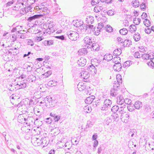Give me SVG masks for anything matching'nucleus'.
<instances>
[{
	"instance_id": "obj_1",
	"label": "nucleus",
	"mask_w": 154,
	"mask_h": 154,
	"mask_svg": "<svg viewBox=\"0 0 154 154\" xmlns=\"http://www.w3.org/2000/svg\"><path fill=\"white\" fill-rule=\"evenodd\" d=\"M42 15L41 14H36L34 15L31 16L27 19L28 22L34 24V25H37L38 24V22L37 19L38 18L41 17Z\"/></svg>"
},
{
	"instance_id": "obj_2",
	"label": "nucleus",
	"mask_w": 154,
	"mask_h": 154,
	"mask_svg": "<svg viewBox=\"0 0 154 154\" xmlns=\"http://www.w3.org/2000/svg\"><path fill=\"white\" fill-rule=\"evenodd\" d=\"M66 34L69 38L72 41H76L79 38V34L76 31H68Z\"/></svg>"
},
{
	"instance_id": "obj_3",
	"label": "nucleus",
	"mask_w": 154,
	"mask_h": 154,
	"mask_svg": "<svg viewBox=\"0 0 154 154\" xmlns=\"http://www.w3.org/2000/svg\"><path fill=\"white\" fill-rule=\"evenodd\" d=\"M112 104L111 101L109 99H106L104 101L103 106L101 107V109L102 110H106V108L110 107Z\"/></svg>"
},
{
	"instance_id": "obj_4",
	"label": "nucleus",
	"mask_w": 154,
	"mask_h": 154,
	"mask_svg": "<svg viewBox=\"0 0 154 154\" xmlns=\"http://www.w3.org/2000/svg\"><path fill=\"white\" fill-rule=\"evenodd\" d=\"M129 114L126 112L122 113L121 115V119L122 121L126 123L129 119Z\"/></svg>"
},
{
	"instance_id": "obj_5",
	"label": "nucleus",
	"mask_w": 154,
	"mask_h": 154,
	"mask_svg": "<svg viewBox=\"0 0 154 154\" xmlns=\"http://www.w3.org/2000/svg\"><path fill=\"white\" fill-rule=\"evenodd\" d=\"M22 26H17L12 29L11 30V32H16V34H18V33L20 32H25L24 30H22Z\"/></svg>"
},
{
	"instance_id": "obj_6",
	"label": "nucleus",
	"mask_w": 154,
	"mask_h": 154,
	"mask_svg": "<svg viewBox=\"0 0 154 154\" xmlns=\"http://www.w3.org/2000/svg\"><path fill=\"white\" fill-rule=\"evenodd\" d=\"M44 100H45V105H47L48 106L49 105L51 107L54 106L52 104V98L50 96H47L45 98H44Z\"/></svg>"
},
{
	"instance_id": "obj_7",
	"label": "nucleus",
	"mask_w": 154,
	"mask_h": 154,
	"mask_svg": "<svg viewBox=\"0 0 154 154\" xmlns=\"http://www.w3.org/2000/svg\"><path fill=\"white\" fill-rule=\"evenodd\" d=\"M25 32H20L18 33V34H14L13 35L12 37H14L15 40H16L17 38H20L24 39L26 37V35L23 33Z\"/></svg>"
},
{
	"instance_id": "obj_8",
	"label": "nucleus",
	"mask_w": 154,
	"mask_h": 154,
	"mask_svg": "<svg viewBox=\"0 0 154 154\" xmlns=\"http://www.w3.org/2000/svg\"><path fill=\"white\" fill-rule=\"evenodd\" d=\"M43 35H46L47 34H50L51 33H53L54 31V28L50 29L47 27H44V29H43Z\"/></svg>"
},
{
	"instance_id": "obj_9",
	"label": "nucleus",
	"mask_w": 154,
	"mask_h": 154,
	"mask_svg": "<svg viewBox=\"0 0 154 154\" xmlns=\"http://www.w3.org/2000/svg\"><path fill=\"white\" fill-rule=\"evenodd\" d=\"M47 140H46V138H42L41 140H36L35 143H37L38 145L42 144L43 145V146H46L48 145Z\"/></svg>"
},
{
	"instance_id": "obj_10",
	"label": "nucleus",
	"mask_w": 154,
	"mask_h": 154,
	"mask_svg": "<svg viewBox=\"0 0 154 154\" xmlns=\"http://www.w3.org/2000/svg\"><path fill=\"white\" fill-rule=\"evenodd\" d=\"M86 60L84 57H81L77 61L78 64L79 66H83L86 64Z\"/></svg>"
},
{
	"instance_id": "obj_11",
	"label": "nucleus",
	"mask_w": 154,
	"mask_h": 154,
	"mask_svg": "<svg viewBox=\"0 0 154 154\" xmlns=\"http://www.w3.org/2000/svg\"><path fill=\"white\" fill-rule=\"evenodd\" d=\"M80 76L82 78L84 79H87L90 76L89 73L86 71L82 72L80 73Z\"/></svg>"
},
{
	"instance_id": "obj_12",
	"label": "nucleus",
	"mask_w": 154,
	"mask_h": 154,
	"mask_svg": "<svg viewBox=\"0 0 154 154\" xmlns=\"http://www.w3.org/2000/svg\"><path fill=\"white\" fill-rule=\"evenodd\" d=\"M122 67L121 63H115L113 66V68L115 71L119 72L121 71Z\"/></svg>"
},
{
	"instance_id": "obj_13",
	"label": "nucleus",
	"mask_w": 154,
	"mask_h": 154,
	"mask_svg": "<svg viewBox=\"0 0 154 154\" xmlns=\"http://www.w3.org/2000/svg\"><path fill=\"white\" fill-rule=\"evenodd\" d=\"M94 98L95 97L94 96H89L86 98L85 102L87 104H90L92 102Z\"/></svg>"
},
{
	"instance_id": "obj_14",
	"label": "nucleus",
	"mask_w": 154,
	"mask_h": 154,
	"mask_svg": "<svg viewBox=\"0 0 154 154\" xmlns=\"http://www.w3.org/2000/svg\"><path fill=\"white\" fill-rule=\"evenodd\" d=\"M83 41L86 45H90L92 43V40L90 37L88 36H86L85 37Z\"/></svg>"
},
{
	"instance_id": "obj_15",
	"label": "nucleus",
	"mask_w": 154,
	"mask_h": 154,
	"mask_svg": "<svg viewBox=\"0 0 154 154\" xmlns=\"http://www.w3.org/2000/svg\"><path fill=\"white\" fill-rule=\"evenodd\" d=\"M82 23H83V22L82 21H79L78 20H73L72 22V23L73 25L76 27H81V25L82 24Z\"/></svg>"
},
{
	"instance_id": "obj_16",
	"label": "nucleus",
	"mask_w": 154,
	"mask_h": 154,
	"mask_svg": "<svg viewBox=\"0 0 154 154\" xmlns=\"http://www.w3.org/2000/svg\"><path fill=\"white\" fill-rule=\"evenodd\" d=\"M134 105L135 109H139L141 107H142V103L139 101H137L135 102Z\"/></svg>"
},
{
	"instance_id": "obj_17",
	"label": "nucleus",
	"mask_w": 154,
	"mask_h": 154,
	"mask_svg": "<svg viewBox=\"0 0 154 154\" xmlns=\"http://www.w3.org/2000/svg\"><path fill=\"white\" fill-rule=\"evenodd\" d=\"M112 57H113L111 54H106L104 55L103 60L107 61H110L113 59Z\"/></svg>"
},
{
	"instance_id": "obj_18",
	"label": "nucleus",
	"mask_w": 154,
	"mask_h": 154,
	"mask_svg": "<svg viewBox=\"0 0 154 154\" xmlns=\"http://www.w3.org/2000/svg\"><path fill=\"white\" fill-rule=\"evenodd\" d=\"M150 61L147 63V65L150 68L153 69L154 68V58H150Z\"/></svg>"
},
{
	"instance_id": "obj_19",
	"label": "nucleus",
	"mask_w": 154,
	"mask_h": 154,
	"mask_svg": "<svg viewBox=\"0 0 154 154\" xmlns=\"http://www.w3.org/2000/svg\"><path fill=\"white\" fill-rule=\"evenodd\" d=\"M87 69L88 71L90 72H94L95 73L96 72L97 70L95 66L92 64L91 65L88 66L87 68Z\"/></svg>"
},
{
	"instance_id": "obj_20",
	"label": "nucleus",
	"mask_w": 154,
	"mask_h": 154,
	"mask_svg": "<svg viewBox=\"0 0 154 154\" xmlns=\"http://www.w3.org/2000/svg\"><path fill=\"white\" fill-rule=\"evenodd\" d=\"M82 83H79L77 85L78 88L80 91L84 90L86 88V86L84 84L82 85Z\"/></svg>"
},
{
	"instance_id": "obj_21",
	"label": "nucleus",
	"mask_w": 154,
	"mask_h": 154,
	"mask_svg": "<svg viewBox=\"0 0 154 154\" xmlns=\"http://www.w3.org/2000/svg\"><path fill=\"white\" fill-rule=\"evenodd\" d=\"M91 50H94L98 51L99 50V45L97 43H94L92 44L91 47Z\"/></svg>"
},
{
	"instance_id": "obj_22",
	"label": "nucleus",
	"mask_w": 154,
	"mask_h": 154,
	"mask_svg": "<svg viewBox=\"0 0 154 154\" xmlns=\"http://www.w3.org/2000/svg\"><path fill=\"white\" fill-rule=\"evenodd\" d=\"M131 41L128 39H126L124 40L123 42L124 47H129L131 44Z\"/></svg>"
},
{
	"instance_id": "obj_23",
	"label": "nucleus",
	"mask_w": 154,
	"mask_h": 154,
	"mask_svg": "<svg viewBox=\"0 0 154 154\" xmlns=\"http://www.w3.org/2000/svg\"><path fill=\"white\" fill-rule=\"evenodd\" d=\"M132 64V62L131 61H127L124 62L122 65V67L126 68L127 67H129Z\"/></svg>"
},
{
	"instance_id": "obj_24",
	"label": "nucleus",
	"mask_w": 154,
	"mask_h": 154,
	"mask_svg": "<svg viewBox=\"0 0 154 154\" xmlns=\"http://www.w3.org/2000/svg\"><path fill=\"white\" fill-rule=\"evenodd\" d=\"M140 38V35L138 33H135L134 36V38L136 42L139 41Z\"/></svg>"
},
{
	"instance_id": "obj_25",
	"label": "nucleus",
	"mask_w": 154,
	"mask_h": 154,
	"mask_svg": "<svg viewBox=\"0 0 154 154\" xmlns=\"http://www.w3.org/2000/svg\"><path fill=\"white\" fill-rule=\"evenodd\" d=\"M103 9L102 6H99L98 5H96L94 7V12H98L100 11Z\"/></svg>"
},
{
	"instance_id": "obj_26",
	"label": "nucleus",
	"mask_w": 154,
	"mask_h": 154,
	"mask_svg": "<svg viewBox=\"0 0 154 154\" xmlns=\"http://www.w3.org/2000/svg\"><path fill=\"white\" fill-rule=\"evenodd\" d=\"M121 53V50L120 49H117L114 50L113 52V55H114L118 56L120 55Z\"/></svg>"
},
{
	"instance_id": "obj_27",
	"label": "nucleus",
	"mask_w": 154,
	"mask_h": 154,
	"mask_svg": "<svg viewBox=\"0 0 154 154\" xmlns=\"http://www.w3.org/2000/svg\"><path fill=\"white\" fill-rule=\"evenodd\" d=\"M112 61L115 63H118L121 62V58L119 57H115L112 60Z\"/></svg>"
},
{
	"instance_id": "obj_28",
	"label": "nucleus",
	"mask_w": 154,
	"mask_h": 154,
	"mask_svg": "<svg viewBox=\"0 0 154 154\" xmlns=\"http://www.w3.org/2000/svg\"><path fill=\"white\" fill-rule=\"evenodd\" d=\"M94 21V17L92 16H90L87 20V23L88 24H92Z\"/></svg>"
},
{
	"instance_id": "obj_29",
	"label": "nucleus",
	"mask_w": 154,
	"mask_h": 154,
	"mask_svg": "<svg viewBox=\"0 0 154 154\" xmlns=\"http://www.w3.org/2000/svg\"><path fill=\"white\" fill-rule=\"evenodd\" d=\"M119 32L122 35H125L128 32V31L126 29L123 28L119 30Z\"/></svg>"
},
{
	"instance_id": "obj_30",
	"label": "nucleus",
	"mask_w": 154,
	"mask_h": 154,
	"mask_svg": "<svg viewBox=\"0 0 154 154\" xmlns=\"http://www.w3.org/2000/svg\"><path fill=\"white\" fill-rule=\"evenodd\" d=\"M29 81L30 82L35 81L36 80V77L35 76L33 75H31L29 76Z\"/></svg>"
},
{
	"instance_id": "obj_31",
	"label": "nucleus",
	"mask_w": 154,
	"mask_h": 154,
	"mask_svg": "<svg viewBox=\"0 0 154 154\" xmlns=\"http://www.w3.org/2000/svg\"><path fill=\"white\" fill-rule=\"evenodd\" d=\"M83 109L84 112L87 113H90L91 110V107L88 106H85Z\"/></svg>"
},
{
	"instance_id": "obj_32",
	"label": "nucleus",
	"mask_w": 154,
	"mask_h": 154,
	"mask_svg": "<svg viewBox=\"0 0 154 154\" xmlns=\"http://www.w3.org/2000/svg\"><path fill=\"white\" fill-rule=\"evenodd\" d=\"M57 82L54 81L52 80L49 81L48 83V85L49 86H55L57 85Z\"/></svg>"
},
{
	"instance_id": "obj_33",
	"label": "nucleus",
	"mask_w": 154,
	"mask_h": 154,
	"mask_svg": "<svg viewBox=\"0 0 154 154\" xmlns=\"http://www.w3.org/2000/svg\"><path fill=\"white\" fill-rule=\"evenodd\" d=\"M120 84L117 82L115 83L113 85V89L115 90V91H118L120 88Z\"/></svg>"
},
{
	"instance_id": "obj_34",
	"label": "nucleus",
	"mask_w": 154,
	"mask_h": 154,
	"mask_svg": "<svg viewBox=\"0 0 154 154\" xmlns=\"http://www.w3.org/2000/svg\"><path fill=\"white\" fill-rule=\"evenodd\" d=\"M112 120L111 118L108 117L106 118L104 120V124L108 125L109 123L112 122Z\"/></svg>"
},
{
	"instance_id": "obj_35",
	"label": "nucleus",
	"mask_w": 154,
	"mask_h": 154,
	"mask_svg": "<svg viewBox=\"0 0 154 154\" xmlns=\"http://www.w3.org/2000/svg\"><path fill=\"white\" fill-rule=\"evenodd\" d=\"M129 28L131 31H132V32H135L136 30V27L135 25H131L129 26Z\"/></svg>"
},
{
	"instance_id": "obj_36",
	"label": "nucleus",
	"mask_w": 154,
	"mask_h": 154,
	"mask_svg": "<svg viewBox=\"0 0 154 154\" xmlns=\"http://www.w3.org/2000/svg\"><path fill=\"white\" fill-rule=\"evenodd\" d=\"M119 109V106L117 105L113 106L111 109V111L114 113H116Z\"/></svg>"
},
{
	"instance_id": "obj_37",
	"label": "nucleus",
	"mask_w": 154,
	"mask_h": 154,
	"mask_svg": "<svg viewBox=\"0 0 154 154\" xmlns=\"http://www.w3.org/2000/svg\"><path fill=\"white\" fill-rule=\"evenodd\" d=\"M139 2L138 0H134L132 2L133 6L135 7H137L139 6Z\"/></svg>"
},
{
	"instance_id": "obj_38",
	"label": "nucleus",
	"mask_w": 154,
	"mask_h": 154,
	"mask_svg": "<svg viewBox=\"0 0 154 154\" xmlns=\"http://www.w3.org/2000/svg\"><path fill=\"white\" fill-rule=\"evenodd\" d=\"M142 57L143 59L147 60L149 59L150 58V57H151V56L149 54L144 53L142 54Z\"/></svg>"
},
{
	"instance_id": "obj_39",
	"label": "nucleus",
	"mask_w": 154,
	"mask_h": 154,
	"mask_svg": "<svg viewBox=\"0 0 154 154\" xmlns=\"http://www.w3.org/2000/svg\"><path fill=\"white\" fill-rule=\"evenodd\" d=\"M126 106L125 104L123 105L122 107H119V109H118L119 112L120 114H122V113H124V110L125 108V107Z\"/></svg>"
},
{
	"instance_id": "obj_40",
	"label": "nucleus",
	"mask_w": 154,
	"mask_h": 154,
	"mask_svg": "<svg viewBox=\"0 0 154 154\" xmlns=\"http://www.w3.org/2000/svg\"><path fill=\"white\" fill-rule=\"evenodd\" d=\"M127 109L130 112H132L135 110L134 107L133 106H131V104H130L127 106Z\"/></svg>"
},
{
	"instance_id": "obj_41",
	"label": "nucleus",
	"mask_w": 154,
	"mask_h": 154,
	"mask_svg": "<svg viewBox=\"0 0 154 154\" xmlns=\"http://www.w3.org/2000/svg\"><path fill=\"white\" fill-rule=\"evenodd\" d=\"M144 23L145 25L147 27L151 25V23L149 20L147 19L145 20L144 21Z\"/></svg>"
},
{
	"instance_id": "obj_42",
	"label": "nucleus",
	"mask_w": 154,
	"mask_h": 154,
	"mask_svg": "<svg viewBox=\"0 0 154 154\" xmlns=\"http://www.w3.org/2000/svg\"><path fill=\"white\" fill-rule=\"evenodd\" d=\"M117 91L113 89H112L110 91V95L112 97H115L117 94Z\"/></svg>"
},
{
	"instance_id": "obj_43",
	"label": "nucleus",
	"mask_w": 154,
	"mask_h": 154,
	"mask_svg": "<svg viewBox=\"0 0 154 154\" xmlns=\"http://www.w3.org/2000/svg\"><path fill=\"white\" fill-rule=\"evenodd\" d=\"M116 79L117 82L119 83H122V78L121 76L120 75H116Z\"/></svg>"
},
{
	"instance_id": "obj_44",
	"label": "nucleus",
	"mask_w": 154,
	"mask_h": 154,
	"mask_svg": "<svg viewBox=\"0 0 154 154\" xmlns=\"http://www.w3.org/2000/svg\"><path fill=\"white\" fill-rule=\"evenodd\" d=\"M105 30L109 32H111L112 31V27L110 26L107 25V27L105 28Z\"/></svg>"
},
{
	"instance_id": "obj_45",
	"label": "nucleus",
	"mask_w": 154,
	"mask_h": 154,
	"mask_svg": "<svg viewBox=\"0 0 154 154\" xmlns=\"http://www.w3.org/2000/svg\"><path fill=\"white\" fill-rule=\"evenodd\" d=\"M61 117L59 115H56L54 118L53 120L55 122H57L60 119Z\"/></svg>"
},
{
	"instance_id": "obj_46",
	"label": "nucleus",
	"mask_w": 154,
	"mask_h": 154,
	"mask_svg": "<svg viewBox=\"0 0 154 154\" xmlns=\"http://www.w3.org/2000/svg\"><path fill=\"white\" fill-rule=\"evenodd\" d=\"M43 39V36H37L34 38V41L35 42H38L42 40Z\"/></svg>"
},
{
	"instance_id": "obj_47",
	"label": "nucleus",
	"mask_w": 154,
	"mask_h": 154,
	"mask_svg": "<svg viewBox=\"0 0 154 154\" xmlns=\"http://www.w3.org/2000/svg\"><path fill=\"white\" fill-rule=\"evenodd\" d=\"M145 110L146 112H149L150 111L151 107L149 105L146 104L144 106Z\"/></svg>"
},
{
	"instance_id": "obj_48",
	"label": "nucleus",
	"mask_w": 154,
	"mask_h": 154,
	"mask_svg": "<svg viewBox=\"0 0 154 154\" xmlns=\"http://www.w3.org/2000/svg\"><path fill=\"white\" fill-rule=\"evenodd\" d=\"M45 121L48 124H50L52 122V119L51 118H48L45 119Z\"/></svg>"
},
{
	"instance_id": "obj_49",
	"label": "nucleus",
	"mask_w": 154,
	"mask_h": 154,
	"mask_svg": "<svg viewBox=\"0 0 154 154\" xmlns=\"http://www.w3.org/2000/svg\"><path fill=\"white\" fill-rule=\"evenodd\" d=\"M104 28V26L103 24L102 23H99L98 26L97 27V29H99V32H100V30L102 28ZM98 31V30H97Z\"/></svg>"
},
{
	"instance_id": "obj_50",
	"label": "nucleus",
	"mask_w": 154,
	"mask_h": 154,
	"mask_svg": "<svg viewBox=\"0 0 154 154\" xmlns=\"http://www.w3.org/2000/svg\"><path fill=\"white\" fill-rule=\"evenodd\" d=\"M124 102L125 104H128V105L131 104V99L128 98H126L124 100Z\"/></svg>"
},
{
	"instance_id": "obj_51",
	"label": "nucleus",
	"mask_w": 154,
	"mask_h": 154,
	"mask_svg": "<svg viewBox=\"0 0 154 154\" xmlns=\"http://www.w3.org/2000/svg\"><path fill=\"white\" fill-rule=\"evenodd\" d=\"M93 25H90V24L87 25V30H88V31L91 32L92 30L93 31L94 28Z\"/></svg>"
},
{
	"instance_id": "obj_52",
	"label": "nucleus",
	"mask_w": 154,
	"mask_h": 154,
	"mask_svg": "<svg viewBox=\"0 0 154 154\" xmlns=\"http://www.w3.org/2000/svg\"><path fill=\"white\" fill-rule=\"evenodd\" d=\"M100 0H92L91 2V5L94 6L99 3Z\"/></svg>"
},
{
	"instance_id": "obj_53",
	"label": "nucleus",
	"mask_w": 154,
	"mask_h": 154,
	"mask_svg": "<svg viewBox=\"0 0 154 154\" xmlns=\"http://www.w3.org/2000/svg\"><path fill=\"white\" fill-rule=\"evenodd\" d=\"M81 29H83L84 31H86L87 30V25L83 24L81 25V27H80Z\"/></svg>"
},
{
	"instance_id": "obj_54",
	"label": "nucleus",
	"mask_w": 154,
	"mask_h": 154,
	"mask_svg": "<svg viewBox=\"0 0 154 154\" xmlns=\"http://www.w3.org/2000/svg\"><path fill=\"white\" fill-rule=\"evenodd\" d=\"M27 40V44L31 46H33L34 44V42L33 41L30 39H28Z\"/></svg>"
},
{
	"instance_id": "obj_55",
	"label": "nucleus",
	"mask_w": 154,
	"mask_h": 154,
	"mask_svg": "<svg viewBox=\"0 0 154 154\" xmlns=\"http://www.w3.org/2000/svg\"><path fill=\"white\" fill-rule=\"evenodd\" d=\"M80 52L84 54H86L88 53L87 49L85 48H82L79 50Z\"/></svg>"
},
{
	"instance_id": "obj_56",
	"label": "nucleus",
	"mask_w": 154,
	"mask_h": 154,
	"mask_svg": "<svg viewBox=\"0 0 154 154\" xmlns=\"http://www.w3.org/2000/svg\"><path fill=\"white\" fill-rule=\"evenodd\" d=\"M114 113L113 116L114 119L115 120V121H118L119 119V117L117 113Z\"/></svg>"
},
{
	"instance_id": "obj_57",
	"label": "nucleus",
	"mask_w": 154,
	"mask_h": 154,
	"mask_svg": "<svg viewBox=\"0 0 154 154\" xmlns=\"http://www.w3.org/2000/svg\"><path fill=\"white\" fill-rule=\"evenodd\" d=\"M44 26L47 27L48 28H49L51 29V28H53V24H52L51 23H47L46 25H44Z\"/></svg>"
},
{
	"instance_id": "obj_58",
	"label": "nucleus",
	"mask_w": 154,
	"mask_h": 154,
	"mask_svg": "<svg viewBox=\"0 0 154 154\" xmlns=\"http://www.w3.org/2000/svg\"><path fill=\"white\" fill-rule=\"evenodd\" d=\"M52 73L51 71H48L44 74V75L46 76L47 77H48Z\"/></svg>"
},
{
	"instance_id": "obj_59",
	"label": "nucleus",
	"mask_w": 154,
	"mask_h": 154,
	"mask_svg": "<svg viewBox=\"0 0 154 154\" xmlns=\"http://www.w3.org/2000/svg\"><path fill=\"white\" fill-rule=\"evenodd\" d=\"M124 101V99H123L120 101H117V103L119 105L123 106L124 103H125Z\"/></svg>"
},
{
	"instance_id": "obj_60",
	"label": "nucleus",
	"mask_w": 154,
	"mask_h": 154,
	"mask_svg": "<svg viewBox=\"0 0 154 154\" xmlns=\"http://www.w3.org/2000/svg\"><path fill=\"white\" fill-rule=\"evenodd\" d=\"M134 56L135 58H139L140 57V55L139 52H136L134 54Z\"/></svg>"
},
{
	"instance_id": "obj_61",
	"label": "nucleus",
	"mask_w": 154,
	"mask_h": 154,
	"mask_svg": "<svg viewBox=\"0 0 154 154\" xmlns=\"http://www.w3.org/2000/svg\"><path fill=\"white\" fill-rule=\"evenodd\" d=\"M33 99H34V98H33V99H31L29 101V105H33L35 103V101L33 100Z\"/></svg>"
},
{
	"instance_id": "obj_62",
	"label": "nucleus",
	"mask_w": 154,
	"mask_h": 154,
	"mask_svg": "<svg viewBox=\"0 0 154 154\" xmlns=\"http://www.w3.org/2000/svg\"><path fill=\"white\" fill-rule=\"evenodd\" d=\"M123 24L125 26H128L129 25L128 22L127 20H124L123 21Z\"/></svg>"
},
{
	"instance_id": "obj_63",
	"label": "nucleus",
	"mask_w": 154,
	"mask_h": 154,
	"mask_svg": "<svg viewBox=\"0 0 154 154\" xmlns=\"http://www.w3.org/2000/svg\"><path fill=\"white\" fill-rule=\"evenodd\" d=\"M140 7L141 9H145L146 7V5L144 3H142L140 5Z\"/></svg>"
},
{
	"instance_id": "obj_64",
	"label": "nucleus",
	"mask_w": 154,
	"mask_h": 154,
	"mask_svg": "<svg viewBox=\"0 0 154 154\" xmlns=\"http://www.w3.org/2000/svg\"><path fill=\"white\" fill-rule=\"evenodd\" d=\"M23 84L21 85H20L19 86V88H25L26 86V83H23Z\"/></svg>"
}]
</instances>
